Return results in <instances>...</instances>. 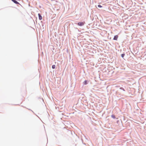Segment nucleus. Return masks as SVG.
I'll use <instances>...</instances> for the list:
<instances>
[{"mask_svg":"<svg viewBox=\"0 0 146 146\" xmlns=\"http://www.w3.org/2000/svg\"><path fill=\"white\" fill-rule=\"evenodd\" d=\"M118 38V36L117 35L115 36L113 38V40H117Z\"/></svg>","mask_w":146,"mask_h":146,"instance_id":"2","label":"nucleus"},{"mask_svg":"<svg viewBox=\"0 0 146 146\" xmlns=\"http://www.w3.org/2000/svg\"><path fill=\"white\" fill-rule=\"evenodd\" d=\"M55 65H54L52 66V68L53 69H54L55 68Z\"/></svg>","mask_w":146,"mask_h":146,"instance_id":"7","label":"nucleus"},{"mask_svg":"<svg viewBox=\"0 0 146 146\" xmlns=\"http://www.w3.org/2000/svg\"><path fill=\"white\" fill-rule=\"evenodd\" d=\"M98 7H102V6H101L100 5H98Z\"/></svg>","mask_w":146,"mask_h":146,"instance_id":"9","label":"nucleus"},{"mask_svg":"<svg viewBox=\"0 0 146 146\" xmlns=\"http://www.w3.org/2000/svg\"><path fill=\"white\" fill-rule=\"evenodd\" d=\"M11 0L12 1H13V2H14L16 4H19V3L17 1H16L15 0Z\"/></svg>","mask_w":146,"mask_h":146,"instance_id":"3","label":"nucleus"},{"mask_svg":"<svg viewBox=\"0 0 146 146\" xmlns=\"http://www.w3.org/2000/svg\"><path fill=\"white\" fill-rule=\"evenodd\" d=\"M111 117L112 118H113V119H115V116L114 115H111Z\"/></svg>","mask_w":146,"mask_h":146,"instance_id":"6","label":"nucleus"},{"mask_svg":"<svg viewBox=\"0 0 146 146\" xmlns=\"http://www.w3.org/2000/svg\"><path fill=\"white\" fill-rule=\"evenodd\" d=\"M125 54H121V56L122 58H123L125 56Z\"/></svg>","mask_w":146,"mask_h":146,"instance_id":"8","label":"nucleus"},{"mask_svg":"<svg viewBox=\"0 0 146 146\" xmlns=\"http://www.w3.org/2000/svg\"><path fill=\"white\" fill-rule=\"evenodd\" d=\"M38 15L39 17V19L40 20H41L42 19V17L40 15V13H38Z\"/></svg>","mask_w":146,"mask_h":146,"instance_id":"4","label":"nucleus"},{"mask_svg":"<svg viewBox=\"0 0 146 146\" xmlns=\"http://www.w3.org/2000/svg\"><path fill=\"white\" fill-rule=\"evenodd\" d=\"M84 84L86 85L87 84V81L86 80H85L84 82Z\"/></svg>","mask_w":146,"mask_h":146,"instance_id":"5","label":"nucleus"},{"mask_svg":"<svg viewBox=\"0 0 146 146\" xmlns=\"http://www.w3.org/2000/svg\"><path fill=\"white\" fill-rule=\"evenodd\" d=\"M85 24V22H80L78 23V25L79 26H81L84 25V24Z\"/></svg>","mask_w":146,"mask_h":146,"instance_id":"1","label":"nucleus"}]
</instances>
